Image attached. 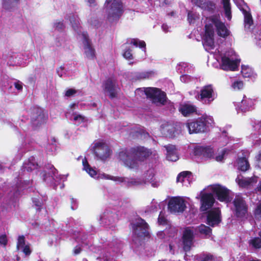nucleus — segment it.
<instances>
[{
	"mask_svg": "<svg viewBox=\"0 0 261 261\" xmlns=\"http://www.w3.org/2000/svg\"><path fill=\"white\" fill-rule=\"evenodd\" d=\"M214 56L218 61L221 60V67L224 70H236L240 62V60L232 50H228L223 54L220 53L219 50H216Z\"/></svg>",
	"mask_w": 261,
	"mask_h": 261,
	"instance_id": "nucleus-5",
	"label": "nucleus"
},
{
	"mask_svg": "<svg viewBox=\"0 0 261 261\" xmlns=\"http://www.w3.org/2000/svg\"><path fill=\"white\" fill-rule=\"evenodd\" d=\"M106 179L113 180L117 183H123L127 187H138L145 184V180L143 178H128L122 176H114L108 174H102Z\"/></svg>",
	"mask_w": 261,
	"mask_h": 261,
	"instance_id": "nucleus-8",
	"label": "nucleus"
},
{
	"mask_svg": "<svg viewBox=\"0 0 261 261\" xmlns=\"http://www.w3.org/2000/svg\"><path fill=\"white\" fill-rule=\"evenodd\" d=\"M89 22L91 25L95 27H98L99 25V21L96 18H91L89 20Z\"/></svg>",
	"mask_w": 261,
	"mask_h": 261,
	"instance_id": "nucleus-50",
	"label": "nucleus"
},
{
	"mask_svg": "<svg viewBox=\"0 0 261 261\" xmlns=\"http://www.w3.org/2000/svg\"><path fill=\"white\" fill-rule=\"evenodd\" d=\"M7 243V239L6 236L0 237V244L5 246Z\"/></svg>",
	"mask_w": 261,
	"mask_h": 261,
	"instance_id": "nucleus-61",
	"label": "nucleus"
},
{
	"mask_svg": "<svg viewBox=\"0 0 261 261\" xmlns=\"http://www.w3.org/2000/svg\"><path fill=\"white\" fill-rule=\"evenodd\" d=\"M196 107L190 103H182L179 107V111L184 116H188L196 111Z\"/></svg>",
	"mask_w": 261,
	"mask_h": 261,
	"instance_id": "nucleus-28",
	"label": "nucleus"
},
{
	"mask_svg": "<svg viewBox=\"0 0 261 261\" xmlns=\"http://www.w3.org/2000/svg\"><path fill=\"white\" fill-rule=\"evenodd\" d=\"M148 182H150L152 187H153L154 188H156V187H159L160 185L159 182L158 180H155V179H154V178L149 181Z\"/></svg>",
	"mask_w": 261,
	"mask_h": 261,
	"instance_id": "nucleus-60",
	"label": "nucleus"
},
{
	"mask_svg": "<svg viewBox=\"0 0 261 261\" xmlns=\"http://www.w3.org/2000/svg\"><path fill=\"white\" fill-rule=\"evenodd\" d=\"M123 56L127 60H131L133 59V55L132 54V50L129 48H126L123 53Z\"/></svg>",
	"mask_w": 261,
	"mask_h": 261,
	"instance_id": "nucleus-46",
	"label": "nucleus"
},
{
	"mask_svg": "<svg viewBox=\"0 0 261 261\" xmlns=\"http://www.w3.org/2000/svg\"><path fill=\"white\" fill-rule=\"evenodd\" d=\"M154 176V170L153 169H149L144 174L143 178L145 180V184L149 182V181L153 179Z\"/></svg>",
	"mask_w": 261,
	"mask_h": 261,
	"instance_id": "nucleus-36",
	"label": "nucleus"
},
{
	"mask_svg": "<svg viewBox=\"0 0 261 261\" xmlns=\"http://www.w3.org/2000/svg\"><path fill=\"white\" fill-rule=\"evenodd\" d=\"M83 165L84 170H85L91 177L97 178L106 179L105 178H103V176H102V174H98L97 175V171L90 166L86 160L85 159L83 160Z\"/></svg>",
	"mask_w": 261,
	"mask_h": 261,
	"instance_id": "nucleus-29",
	"label": "nucleus"
},
{
	"mask_svg": "<svg viewBox=\"0 0 261 261\" xmlns=\"http://www.w3.org/2000/svg\"><path fill=\"white\" fill-rule=\"evenodd\" d=\"M38 165L35 161V159L34 157H31L27 162H26L23 166V169L24 170H26L28 172L31 171L37 167Z\"/></svg>",
	"mask_w": 261,
	"mask_h": 261,
	"instance_id": "nucleus-30",
	"label": "nucleus"
},
{
	"mask_svg": "<svg viewBox=\"0 0 261 261\" xmlns=\"http://www.w3.org/2000/svg\"><path fill=\"white\" fill-rule=\"evenodd\" d=\"M167 220L164 217V215L161 213L158 218V223L160 225H164L166 223Z\"/></svg>",
	"mask_w": 261,
	"mask_h": 261,
	"instance_id": "nucleus-48",
	"label": "nucleus"
},
{
	"mask_svg": "<svg viewBox=\"0 0 261 261\" xmlns=\"http://www.w3.org/2000/svg\"><path fill=\"white\" fill-rule=\"evenodd\" d=\"M156 151H152L143 146H137L129 150L122 151L119 153L120 160L127 168L136 170L139 167V162H143L150 156L155 158Z\"/></svg>",
	"mask_w": 261,
	"mask_h": 261,
	"instance_id": "nucleus-3",
	"label": "nucleus"
},
{
	"mask_svg": "<svg viewBox=\"0 0 261 261\" xmlns=\"http://www.w3.org/2000/svg\"><path fill=\"white\" fill-rule=\"evenodd\" d=\"M105 91L111 98L116 97L118 92V88L116 86V81L112 79H108L104 85Z\"/></svg>",
	"mask_w": 261,
	"mask_h": 261,
	"instance_id": "nucleus-23",
	"label": "nucleus"
},
{
	"mask_svg": "<svg viewBox=\"0 0 261 261\" xmlns=\"http://www.w3.org/2000/svg\"><path fill=\"white\" fill-rule=\"evenodd\" d=\"M18 0H3V6L7 10L10 9Z\"/></svg>",
	"mask_w": 261,
	"mask_h": 261,
	"instance_id": "nucleus-37",
	"label": "nucleus"
},
{
	"mask_svg": "<svg viewBox=\"0 0 261 261\" xmlns=\"http://www.w3.org/2000/svg\"><path fill=\"white\" fill-rule=\"evenodd\" d=\"M130 44H132L136 47L139 46L140 48H144L145 49L146 44L143 41H141L138 39H133L130 40Z\"/></svg>",
	"mask_w": 261,
	"mask_h": 261,
	"instance_id": "nucleus-41",
	"label": "nucleus"
},
{
	"mask_svg": "<svg viewBox=\"0 0 261 261\" xmlns=\"http://www.w3.org/2000/svg\"><path fill=\"white\" fill-rule=\"evenodd\" d=\"M201 119H202V121L204 122L205 125L207 124L212 125L214 123V119L211 116H207V115H203L201 117H200Z\"/></svg>",
	"mask_w": 261,
	"mask_h": 261,
	"instance_id": "nucleus-44",
	"label": "nucleus"
},
{
	"mask_svg": "<svg viewBox=\"0 0 261 261\" xmlns=\"http://www.w3.org/2000/svg\"><path fill=\"white\" fill-rule=\"evenodd\" d=\"M238 169L242 171H246L249 168V164L246 158H239L238 161Z\"/></svg>",
	"mask_w": 261,
	"mask_h": 261,
	"instance_id": "nucleus-32",
	"label": "nucleus"
},
{
	"mask_svg": "<svg viewBox=\"0 0 261 261\" xmlns=\"http://www.w3.org/2000/svg\"><path fill=\"white\" fill-rule=\"evenodd\" d=\"M76 93V91L73 89H69L65 92V96L70 97L74 95Z\"/></svg>",
	"mask_w": 261,
	"mask_h": 261,
	"instance_id": "nucleus-49",
	"label": "nucleus"
},
{
	"mask_svg": "<svg viewBox=\"0 0 261 261\" xmlns=\"http://www.w3.org/2000/svg\"><path fill=\"white\" fill-rule=\"evenodd\" d=\"M190 76L188 75H183L180 76L181 81L185 83L188 82L190 80Z\"/></svg>",
	"mask_w": 261,
	"mask_h": 261,
	"instance_id": "nucleus-62",
	"label": "nucleus"
},
{
	"mask_svg": "<svg viewBox=\"0 0 261 261\" xmlns=\"http://www.w3.org/2000/svg\"><path fill=\"white\" fill-rule=\"evenodd\" d=\"M93 149L95 156L102 161H105L111 154V150L109 146L102 141L95 142Z\"/></svg>",
	"mask_w": 261,
	"mask_h": 261,
	"instance_id": "nucleus-12",
	"label": "nucleus"
},
{
	"mask_svg": "<svg viewBox=\"0 0 261 261\" xmlns=\"http://www.w3.org/2000/svg\"><path fill=\"white\" fill-rule=\"evenodd\" d=\"M198 261H220L221 258L214 256L210 253L201 254L197 257Z\"/></svg>",
	"mask_w": 261,
	"mask_h": 261,
	"instance_id": "nucleus-31",
	"label": "nucleus"
},
{
	"mask_svg": "<svg viewBox=\"0 0 261 261\" xmlns=\"http://www.w3.org/2000/svg\"><path fill=\"white\" fill-rule=\"evenodd\" d=\"M233 2L244 14L245 28L249 29L253 24V20L249 7L243 0H233Z\"/></svg>",
	"mask_w": 261,
	"mask_h": 261,
	"instance_id": "nucleus-14",
	"label": "nucleus"
},
{
	"mask_svg": "<svg viewBox=\"0 0 261 261\" xmlns=\"http://www.w3.org/2000/svg\"><path fill=\"white\" fill-rule=\"evenodd\" d=\"M116 218V215L114 213L110 211H106L100 217V223L105 226H109L113 224Z\"/></svg>",
	"mask_w": 261,
	"mask_h": 261,
	"instance_id": "nucleus-24",
	"label": "nucleus"
},
{
	"mask_svg": "<svg viewBox=\"0 0 261 261\" xmlns=\"http://www.w3.org/2000/svg\"><path fill=\"white\" fill-rule=\"evenodd\" d=\"M196 230L201 234L204 235L205 237H210L212 233V229L209 227L203 224H201L197 227Z\"/></svg>",
	"mask_w": 261,
	"mask_h": 261,
	"instance_id": "nucleus-33",
	"label": "nucleus"
},
{
	"mask_svg": "<svg viewBox=\"0 0 261 261\" xmlns=\"http://www.w3.org/2000/svg\"><path fill=\"white\" fill-rule=\"evenodd\" d=\"M134 233L135 236L133 242L137 244L138 240L148 236V225L142 219H138L133 224Z\"/></svg>",
	"mask_w": 261,
	"mask_h": 261,
	"instance_id": "nucleus-10",
	"label": "nucleus"
},
{
	"mask_svg": "<svg viewBox=\"0 0 261 261\" xmlns=\"http://www.w3.org/2000/svg\"><path fill=\"white\" fill-rule=\"evenodd\" d=\"M53 27L56 30L61 31L65 28V25L62 21L57 20L54 22Z\"/></svg>",
	"mask_w": 261,
	"mask_h": 261,
	"instance_id": "nucleus-45",
	"label": "nucleus"
},
{
	"mask_svg": "<svg viewBox=\"0 0 261 261\" xmlns=\"http://www.w3.org/2000/svg\"><path fill=\"white\" fill-rule=\"evenodd\" d=\"M194 239V231L190 228H187L183 233L182 244L183 249L185 252L190 250Z\"/></svg>",
	"mask_w": 261,
	"mask_h": 261,
	"instance_id": "nucleus-19",
	"label": "nucleus"
},
{
	"mask_svg": "<svg viewBox=\"0 0 261 261\" xmlns=\"http://www.w3.org/2000/svg\"><path fill=\"white\" fill-rule=\"evenodd\" d=\"M233 208L235 216L240 219H244L247 215V205L240 195H236L233 201Z\"/></svg>",
	"mask_w": 261,
	"mask_h": 261,
	"instance_id": "nucleus-9",
	"label": "nucleus"
},
{
	"mask_svg": "<svg viewBox=\"0 0 261 261\" xmlns=\"http://www.w3.org/2000/svg\"><path fill=\"white\" fill-rule=\"evenodd\" d=\"M225 149H218L217 152L209 146H197L194 148V155L201 159H214L217 162H222L226 154Z\"/></svg>",
	"mask_w": 261,
	"mask_h": 261,
	"instance_id": "nucleus-7",
	"label": "nucleus"
},
{
	"mask_svg": "<svg viewBox=\"0 0 261 261\" xmlns=\"http://www.w3.org/2000/svg\"><path fill=\"white\" fill-rule=\"evenodd\" d=\"M77 207V202H76V200H75L73 198H71V208L72 210H74L76 209Z\"/></svg>",
	"mask_w": 261,
	"mask_h": 261,
	"instance_id": "nucleus-57",
	"label": "nucleus"
},
{
	"mask_svg": "<svg viewBox=\"0 0 261 261\" xmlns=\"http://www.w3.org/2000/svg\"><path fill=\"white\" fill-rule=\"evenodd\" d=\"M168 210L172 213H182L186 205L184 200L179 197H172L168 202Z\"/></svg>",
	"mask_w": 261,
	"mask_h": 261,
	"instance_id": "nucleus-15",
	"label": "nucleus"
},
{
	"mask_svg": "<svg viewBox=\"0 0 261 261\" xmlns=\"http://www.w3.org/2000/svg\"><path fill=\"white\" fill-rule=\"evenodd\" d=\"M86 239L87 238L86 237V236L82 234L81 233L77 236V239L79 240H82V241L86 240Z\"/></svg>",
	"mask_w": 261,
	"mask_h": 261,
	"instance_id": "nucleus-63",
	"label": "nucleus"
},
{
	"mask_svg": "<svg viewBox=\"0 0 261 261\" xmlns=\"http://www.w3.org/2000/svg\"><path fill=\"white\" fill-rule=\"evenodd\" d=\"M164 147L166 150V158L168 160L175 162L178 159V154L174 145H168Z\"/></svg>",
	"mask_w": 261,
	"mask_h": 261,
	"instance_id": "nucleus-26",
	"label": "nucleus"
},
{
	"mask_svg": "<svg viewBox=\"0 0 261 261\" xmlns=\"http://www.w3.org/2000/svg\"><path fill=\"white\" fill-rule=\"evenodd\" d=\"M33 202L35 205L38 207V209H40L43 205L42 200H40L38 199H35L33 200Z\"/></svg>",
	"mask_w": 261,
	"mask_h": 261,
	"instance_id": "nucleus-54",
	"label": "nucleus"
},
{
	"mask_svg": "<svg viewBox=\"0 0 261 261\" xmlns=\"http://www.w3.org/2000/svg\"><path fill=\"white\" fill-rule=\"evenodd\" d=\"M15 88L18 91H21L22 89V83L20 81L15 82L14 84Z\"/></svg>",
	"mask_w": 261,
	"mask_h": 261,
	"instance_id": "nucleus-55",
	"label": "nucleus"
},
{
	"mask_svg": "<svg viewBox=\"0 0 261 261\" xmlns=\"http://www.w3.org/2000/svg\"><path fill=\"white\" fill-rule=\"evenodd\" d=\"M162 30L165 32H167L168 31L169 27L166 24H163L162 26Z\"/></svg>",
	"mask_w": 261,
	"mask_h": 261,
	"instance_id": "nucleus-64",
	"label": "nucleus"
},
{
	"mask_svg": "<svg viewBox=\"0 0 261 261\" xmlns=\"http://www.w3.org/2000/svg\"><path fill=\"white\" fill-rule=\"evenodd\" d=\"M20 58H19V59H17V58H15V59L17 61H15L14 63H13L12 62L10 61V64L12 65H19V66H25V63H24L23 62H21V61H19V60Z\"/></svg>",
	"mask_w": 261,
	"mask_h": 261,
	"instance_id": "nucleus-51",
	"label": "nucleus"
},
{
	"mask_svg": "<svg viewBox=\"0 0 261 261\" xmlns=\"http://www.w3.org/2000/svg\"><path fill=\"white\" fill-rule=\"evenodd\" d=\"M103 10L108 21L112 22L119 19L123 12V7L120 0H106Z\"/></svg>",
	"mask_w": 261,
	"mask_h": 261,
	"instance_id": "nucleus-6",
	"label": "nucleus"
},
{
	"mask_svg": "<svg viewBox=\"0 0 261 261\" xmlns=\"http://www.w3.org/2000/svg\"><path fill=\"white\" fill-rule=\"evenodd\" d=\"M242 74L244 77H255L256 74L254 73L252 69L248 66H242Z\"/></svg>",
	"mask_w": 261,
	"mask_h": 261,
	"instance_id": "nucleus-34",
	"label": "nucleus"
},
{
	"mask_svg": "<svg viewBox=\"0 0 261 261\" xmlns=\"http://www.w3.org/2000/svg\"><path fill=\"white\" fill-rule=\"evenodd\" d=\"M85 1L90 7H94L97 5L96 0H85Z\"/></svg>",
	"mask_w": 261,
	"mask_h": 261,
	"instance_id": "nucleus-52",
	"label": "nucleus"
},
{
	"mask_svg": "<svg viewBox=\"0 0 261 261\" xmlns=\"http://www.w3.org/2000/svg\"><path fill=\"white\" fill-rule=\"evenodd\" d=\"M192 3L201 8L204 13L213 12L215 9V5L207 0H192Z\"/></svg>",
	"mask_w": 261,
	"mask_h": 261,
	"instance_id": "nucleus-22",
	"label": "nucleus"
},
{
	"mask_svg": "<svg viewBox=\"0 0 261 261\" xmlns=\"http://www.w3.org/2000/svg\"><path fill=\"white\" fill-rule=\"evenodd\" d=\"M222 37L229 35V31L225 24L222 22L219 16L206 17L205 21V33L203 36V45L205 49L210 51L214 46V35L215 32Z\"/></svg>",
	"mask_w": 261,
	"mask_h": 261,
	"instance_id": "nucleus-2",
	"label": "nucleus"
},
{
	"mask_svg": "<svg viewBox=\"0 0 261 261\" xmlns=\"http://www.w3.org/2000/svg\"><path fill=\"white\" fill-rule=\"evenodd\" d=\"M188 174H191L190 172L188 171H184L181 172L177 177L176 181L177 182H181V184L183 182L184 178L187 176Z\"/></svg>",
	"mask_w": 261,
	"mask_h": 261,
	"instance_id": "nucleus-43",
	"label": "nucleus"
},
{
	"mask_svg": "<svg viewBox=\"0 0 261 261\" xmlns=\"http://www.w3.org/2000/svg\"><path fill=\"white\" fill-rule=\"evenodd\" d=\"M191 174H188L186 177H185L184 180L183 182L182 183L183 186H188L190 185V181L191 179Z\"/></svg>",
	"mask_w": 261,
	"mask_h": 261,
	"instance_id": "nucleus-53",
	"label": "nucleus"
},
{
	"mask_svg": "<svg viewBox=\"0 0 261 261\" xmlns=\"http://www.w3.org/2000/svg\"><path fill=\"white\" fill-rule=\"evenodd\" d=\"M255 215L256 217H261V203L257 206L255 210Z\"/></svg>",
	"mask_w": 261,
	"mask_h": 261,
	"instance_id": "nucleus-56",
	"label": "nucleus"
},
{
	"mask_svg": "<svg viewBox=\"0 0 261 261\" xmlns=\"http://www.w3.org/2000/svg\"><path fill=\"white\" fill-rule=\"evenodd\" d=\"M243 87V83L241 81H236L234 82L232 85V87L234 90H240Z\"/></svg>",
	"mask_w": 261,
	"mask_h": 261,
	"instance_id": "nucleus-47",
	"label": "nucleus"
},
{
	"mask_svg": "<svg viewBox=\"0 0 261 261\" xmlns=\"http://www.w3.org/2000/svg\"><path fill=\"white\" fill-rule=\"evenodd\" d=\"M64 67L62 66L60 67L57 69V72L58 75L60 77H62L64 74Z\"/></svg>",
	"mask_w": 261,
	"mask_h": 261,
	"instance_id": "nucleus-59",
	"label": "nucleus"
},
{
	"mask_svg": "<svg viewBox=\"0 0 261 261\" xmlns=\"http://www.w3.org/2000/svg\"><path fill=\"white\" fill-rule=\"evenodd\" d=\"M257 180L258 177L256 176L248 178H240V177H238L236 179V181L240 186L247 188L253 186L257 182Z\"/></svg>",
	"mask_w": 261,
	"mask_h": 261,
	"instance_id": "nucleus-25",
	"label": "nucleus"
},
{
	"mask_svg": "<svg viewBox=\"0 0 261 261\" xmlns=\"http://www.w3.org/2000/svg\"><path fill=\"white\" fill-rule=\"evenodd\" d=\"M214 195H216L220 201L228 202L230 201L229 190L220 185L210 186L196 196V198L200 201V211L206 212L210 210L207 214V223L212 227L217 225L221 222L219 208H212L216 201Z\"/></svg>",
	"mask_w": 261,
	"mask_h": 261,
	"instance_id": "nucleus-1",
	"label": "nucleus"
},
{
	"mask_svg": "<svg viewBox=\"0 0 261 261\" xmlns=\"http://www.w3.org/2000/svg\"><path fill=\"white\" fill-rule=\"evenodd\" d=\"M47 168L50 171L48 174H43V180L47 184L54 185V188H56L57 183L62 179L63 176L58 174L57 170L53 165H48Z\"/></svg>",
	"mask_w": 261,
	"mask_h": 261,
	"instance_id": "nucleus-16",
	"label": "nucleus"
},
{
	"mask_svg": "<svg viewBox=\"0 0 261 261\" xmlns=\"http://www.w3.org/2000/svg\"><path fill=\"white\" fill-rule=\"evenodd\" d=\"M160 130L162 134L167 137L173 138L178 134L174 125L168 122L162 124Z\"/></svg>",
	"mask_w": 261,
	"mask_h": 261,
	"instance_id": "nucleus-20",
	"label": "nucleus"
},
{
	"mask_svg": "<svg viewBox=\"0 0 261 261\" xmlns=\"http://www.w3.org/2000/svg\"><path fill=\"white\" fill-rule=\"evenodd\" d=\"M72 120L75 124L79 125L85 120V117L81 115L74 114L72 116Z\"/></svg>",
	"mask_w": 261,
	"mask_h": 261,
	"instance_id": "nucleus-42",
	"label": "nucleus"
},
{
	"mask_svg": "<svg viewBox=\"0 0 261 261\" xmlns=\"http://www.w3.org/2000/svg\"><path fill=\"white\" fill-rule=\"evenodd\" d=\"M65 19L70 21L73 29L77 32L79 37L81 38L84 45V53L87 58L94 59L95 57V50L91 44L87 34L81 31L80 21L77 16L74 13H69L66 15Z\"/></svg>",
	"mask_w": 261,
	"mask_h": 261,
	"instance_id": "nucleus-4",
	"label": "nucleus"
},
{
	"mask_svg": "<svg viewBox=\"0 0 261 261\" xmlns=\"http://www.w3.org/2000/svg\"><path fill=\"white\" fill-rule=\"evenodd\" d=\"M111 256V253L109 249H102L100 254V258H102L104 261H109Z\"/></svg>",
	"mask_w": 261,
	"mask_h": 261,
	"instance_id": "nucleus-39",
	"label": "nucleus"
},
{
	"mask_svg": "<svg viewBox=\"0 0 261 261\" xmlns=\"http://www.w3.org/2000/svg\"><path fill=\"white\" fill-rule=\"evenodd\" d=\"M256 166L261 168V151L259 152L258 155L256 156Z\"/></svg>",
	"mask_w": 261,
	"mask_h": 261,
	"instance_id": "nucleus-58",
	"label": "nucleus"
},
{
	"mask_svg": "<svg viewBox=\"0 0 261 261\" xmlns=\"http://www.w3.org/2000/svg\"><path fill=\"white\" fill-rule=\"evenodd\" d=\"M216 97L213 87L212 85H208L203 87L200 94L196 96V98L204 104H210Z\"/></svg>",
	"mask_w": 261,
	"mask_h": 261,
	"instance_id": "nucleus-11",
	"label": "nucleus"
},
{
	"mask_svg": "<svg viewBox=\"0 0 261 261\" xmlns=\"http://www.w3.org/2000/svg\"><path fill=\"white\" fill-rule=\"evenodd\" d=\"M158 206L159 205L158 204L157 202L154 199H153L150 204L146 207L145 212L146 213H150L155 211L158 209Z\"/></svg>",
	"mask_w": 261,
	"mask_h": 261,
	"instance_id": "nucleus-38",
	"label": "nucleus"
},
{
	"mask_svg": "<svg viewBox=\"0 0 261 261\" xmlns=\"http://www.w3.org/2000/svg\"><path fill=\"white\" fill-rule=\"evenodd\" d=\"M229 1L230 0H222V4L225 11V15L228 20H230L231 18V8Z\"/></svg>",
	"mask_w": 261,
	"mask_h": 261,
	"instance_id": "nucleus-35",
	"label": "nucleus"
},
{
	"mask_svg": "<svg viewBox=\"0 0 261 261\" xmlns=\"http://www.w3.org/2000/svg\"><path fill=\"white\" fill-rule=\"evenodd\" d=\"M199 14L193 11H189L188 14V20L190 23H194V21L199 18Z\"/></svg>",
	"mask_w": 261,
	"mask_h": 261,
	"instance_id": "nucleus-40",
	"label": "nucleus"
},
{
	"mask_svg": "<svg viewBox=\"0 0 261 261\" xmlns=\"http://www.w3.org/2000/svg\"><path fill=\"white\" fill-rule=\"evenodd\" d=\"M144 92L147 97L151 99L153 103L164 105L166 101V95L159 89L155 88H146Z\"/></svg>",
	"mask_w": 261,
	"mask_h": 261,
	"instance_id": "nucleus-13",
	"label": "nucleus"
},
{
	"mask_svg": "<svg viewBox=\"0 0 261 261\" xmlns=\"http://www.w3.org/2000/svg\"><path fill=\"white\" fill-rule=\"evenodd\" d=\"M47 119V114L41 108L34 109L31 116V123L34 126L44 123Z\"/></svg>",
	"mask_w": 261,
	"mask_h": 261,
	"instance_id": "nucleus-18",
	"label": "nucleus"
},
{
	"mask_svg": "<svg viewBox=\"0 0 261 261\" xmlns=\"http://www.w3.org/2000/svg\"><path fill=\"white\" fill-rule=\"evenodd\" d=\"M17 249L23 252L26 256L29 255L31 253L30 245L25 244L24 237L23 236H19L18 238Z\"/></svg>",
	"mask_w": 261,
	"mask_h": 261,
	"instance_id": "nucleus-27",
	"label": "nucleus"
},
{
	"mask_svg": "<svg viewBox=\"0 0 261 261\" xmlns=\"http://www.w3.org/2000/svg\"><path fill=\"white\" fill-rule=\"evenodd\" d=\"M255 101L254 99L244 96L241 103L237 106L236 109L237 111L245 112L253 109Z\"/></svg>",
	"mask_w": 261,
	"mask_h": 261,
	"instance_id": "nucleus-21",
	"label": "nucleus"
},
{
	"mask_svg": "<svg viewBox=\"0 0 261 261\" xmlns=\"http://www.w3.org/2000/svg\"><path fill=\"white\" fill-rule=\"evenodd\" d=\"M188 129L189 134L203 132L205 129V124L202 119L199 118L195 121L188 122L184 125Z\"/></svg>",
	"mask_w": 261,
	"mask_h": 261,
	"instance_id": "nucleus-17",
	"label": "nucleus"
}]
</instances>
